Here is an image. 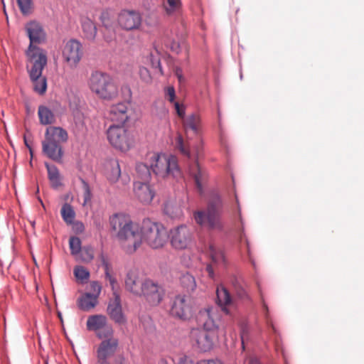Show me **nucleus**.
<instances>
[{
	"mask_svg": "<svg viewBox=\"0 0 364 364\" xmlns=\"http://www.w3.org/2000/svg\"><path fill=\"white\" fill-rule=\"evenodd\" d=\"M109 223L116 238L127 252H134L141 246V228L134 223L129 216L115 214L110 218Z\"/></svg>",
	"mask_w": 364,
	"mask_h": 364,
	"instance_id": "nucleus-1",
	"label": "nucleus"
},
{
	"mask_svg": "<svg viewBox=\"0 0 364 364\" xmlns=\"http://www.w3.org/2000/svg\"><path fill=\"white\" fill-rule=\"evenodd\" d=\"M222 213L223 201L218 193L213 192L210 195L206 210L195 212L193 218L200 226L220 231L223 228Z\"/></svg>",
	"mask_w": 364,
	"mask_h": 364,
	"instance_id": "nucleus-2",
	"label": "nucleus"
},
{
	"mask_svg": "<svg viewBox=\"0 0 364 364\" xmlns=\"http://www.w3.org/2000/svg\"><path fill=\"white\" fill-rule=\"evenodd\" d=\"M147 164L151 171L159 178H178L181 176L177 158L172 154L151 153L148 155Z\"/></svg>",
	"mask_w": 364,
	"mask_h": 364,
	"instance_id": "nucleus-3",
	"label": "nucleus"
},
{
	"mask_svg": "<svg viewBox=\"0 0 364 364\" xmlns=\"http://www.w3.org/2000/svg\"><path fill=\"white\" fill-rule=\"evenodd\" d=\"M67 140L68 133L65 129L59 127H48L42 141L43 153L53 161H60L63 156L61 144Z\"/></svg>",
	"mask_w": 364,
	"mask_h": 364,
	"instance_id": "nucleus-4",
	"label": "nucleus"
},
{
	"mask_svg": "<svg viewBox=\"0 0 364 364\" xmlns=\"http://www.w3.org/2000/svg\"><path fill=\"white\" fill-rule=\"evenodd\" d=\"M88 85L91 91L101 99L110 100L118 95L117 85L107 73L98 71L92 73L89 78Z\"/></svg>",
	"mask_w": 364,
	"mask_h": 364,
	"instance_id": "nucleus-5",
	"label": "nucleus"
},
{
	"mask_svg": "<svg viewBox=\"0 0 364 364\" xmlns=\"http://www.w3.org/2000/svg\"><path fill=\"white\" fill-rule=\"evenodd\" d=\"M141 243L146 242L152 249L163 247L168 240L165 227L160 223L145 219L141 227Z\"/></svg>",
	"mask_w": 364,
	"mask_h": 364,
	"instance_id": "nucleus-6",
	"label": "nucleus"
},
{
	"mask_svg": "<svg viewBox=\"0 0 364 364\" xmlns=\"http://www.w3.org/2000/svg\"><path fill=\"white\" fill-rule=\"evenodd\" d=\"M110 144L122 151H128L133 144L132 137L123 124H112L107 131Z\"/></svg>",
	"mask_w": 364,
	"mask_h": 364,
	"instance_id": "nucleus-7",
	"label": "nucleus"
},
{
	"mask_svg": "<svg viewBox=\"0 0 364 364\" xmlns=\"http://www.w3.org/2000/svg\"><path fill=\"white\" fill-rule=\"evenodd\" d=\"M25 54L28 73L34 75L40 74L48 63L47 51L39 46H28Z\"/></svg>",
	"mask_w": 364,
	"mask_h": 364,
	"instance_id": "nucleus-8",
	"label": "nucleus"
},
{
	"mask_svg": "<svg viewBox=\"0 0 364 364\" xmlns=\"http://www.w3.org/2000/svg\"><path fill=\"white\" fill-rule=\"evenodd\" d=\"M192 345L200 352H208L212 350L215 343L218 339L217 332L193 328L191 331Z\"/></svg>",
	"mask_w": 364,
	"mask_h": 364,
	"instance_id": "nucleus-9",
	"label": "nucleus"
},
{
	"mask_svg": "<svg viewBox=\"0 0 364 364\" xmlns=\"http://www.w3.org/2000/svg\"><path fill=\"white\" fill-rule=\"evenodd\" d=\"M169 239L170 243L174 249L185 250L193 244V231L186 225H178L170 230Z\"/></svg>",
	"mask_w": 364,
	"mask_h": 364,
	"instance_id": "nucleus-10",
	"label": "nucleus"
},
{
	"mask_svg": "<svg viewBox=\"0 0 364 364\" xmlns=\"http://www.w3.org/2000/svg\"><path fill=\"white\" fill-rule=\"evenodd\" d=\"M82 46L76 39H70L65 42L62 48V56L70 68H75L82 57Z\"/></svg>",
	"mask_w": 364,
	"mask_h": 364,
	"instance_id": "nucleus-11",
	"label": "nucleus"
},
{
	"mask_svg": "<svg viewBox=\"0 0 364 364\" xmlns=\"http://www.w3.org/2000/svg\"><path fill=\"white\" fill-rule=\"evenodd\" d=\"M193 314L191 301L186 295H176L171 301L170 314L178 319L186 321L191 318Z\"/></svg>",
	"mask_w": 364,
	"mask_h": 364,
	"instance_id": "nucleus-12",
	"label": "nucleus"
},
{
	"mask_svg": "<svg viewBox=\"0 0 364 364\" xmlns=\"http://www.w3.org/2000/svg\"><path fill=\"white\" fill-rule=\"evenodd\" d=\"M25 30L29 38L28 46H38L46 43V33L38 22L33 21L27 23Z\"/></svg>",
	"mask_w": 364,
	"mask_h": 364,
	"instance_id": "nucleus-13",
	"label": "nucleus"
},
{
	"mask_svg": "<svg viewBox=\"0 0 364 364\" xmlns=\"http://www.w3.org/2000/svg\"><path fill=\"white\" fill-rule=\"evenodd\" d=\"M118 23L124 30H136L141 26V17L137 11L123 10L118 16Z\"/></svg>",
	"mask_w": 364,
	"mask_h": 364,
	"instance_id": "nucleus-14",
	"label": "nucleus"
},
{
	"mask_svg": "<svg viewBox=\"0 0 364 364\" xmlns=\"http://www.w3.org/2000/svg\"><path fill=\"white\" fill-rule=\"evenodd\" d=\"M118 346L119 340L117 338L103 340L97 350V364H107V359L114 355Z\"/></svg>",
	"mask_w": 364,
	"mask_h": 364,
	"instance_id": "nucleus-15",
	"label": "nucleus"
},
{
	"mask_svg": "<svg viewBox=\"0 0 364 364\" xmlns=\"http://www.w3.org/2000/svg\"><path fill=\"white\" fill-rule=\"evenodd\" d=\"M134 197L142 204L148 205L151 203L155 196V191L148 181H136L133 185Z\"/></svg>",
	"mask_w": 364,
	"mask_h": 364,
	"instance_id": "nucleus-16",
	"label": "nucleus"
},
{
	"mask_svg": "<svg viewBox=\"0 0 364 364\" xmlns=\"http://www.w3.org/2000/svg\"><path fill=\"white\" fill-rule=\"evenodd\" d=\"M107 314L116 323L122 325L127 322L126 317L122 311L120 296L117 291L112 293V297L109 301Z\"/></svg>",
	"mask_w": 364,
	"mask_h": 364,
	"instance_id": "nucleus-17",
	"label": "nucleus"
},
{
	"mask_svg": "<svg viewBox=\"0 0 364 364\" xmlns=\"http://www.w3.org/2000/svg\"><path fill=\"white\" fill-rule=\"evenodd\" d=\"M208 255L211 259V263L207 265L206 271L208 276L213 279L215 277L214 267H225L226 265V259L223 250L214 244L209 245Z\"/></svg>",
	"mask_w": 364,
	"mask_h": 364,
	"instance_id": "nucleus-18",
	"label": "nucleus"
},
{
	"mask_svg": "<svg viewBox=\"0 0 364 364\" xmlns=\"http://www.w3.org/2000/svg\"><path fill=\"white\" fill-rule=\"evenodd\" d=\"M100 20L105 28L103 38L105 41L111 42L115 38V16L114 13L110 9L102 11Z\"/></svg>",
	"mask_w": 364,
	"mask_h": 364,
	"instance_id": "nucleus-19",
	"label": "nucleus"
},
{
	"mask_svg": "<svg viewBox=\"0 0 364 364\" xmlns=\"http://www.w3.org/2000/svg\"><path fill=\"white\" fill-rule=\"evenodd\" d=\"M141 296H144L150 304L155 306L159 304L162 300L163 289L152 280L145 279Z\"/></svg>",
	"mask_w": 364,
	"mask_h": 364,
	"instance_id": "nucleus-20",
	"label": "nucleus"
},
{
	"mask_svg": "<svg viewBox=\"0 0 364 364\" xmlns=\"http://www.w3.org/2000/svg\"><path fill=\"white\" fill-rule=\"evenodd\" d=\"M217 318V309L214 307L200 310L198 316V321L203 325L202 329L218 333Z\"/></svg>",
	"mask_w": 364,
	"mask_h": 364,
	"instance_id": "nucleus-21",
	"label": "nucleus"
},
{
	"mask_svg": "<svg viewBox=\"0 0 364 364\" xmlns=\"http://www.w3.org/2000/svg\"><path fill=\"white\" fill-rule=\"evenodd\" d=\"M144 283L145 279L136 270H130L125 278L126 289L136 296H141Z\"/></svg>",
	"mask_w": 364,
	"mask_h": 364,
	"instance_id": "nucleus-22",
	"label": "nucleus"
},
{
	"mask_svg": "<svg viewBox=\"0 0 364 364\" xmlns=\"http://www.w3.org/2000/svg\"><path fill=\"white\" fill-rule=\"evenodd\" d=\"M128 103L119 102L110 107L109 117L111 121L124 124L129 119Z\"/></svg>",
	"mask_w": 364,
	"mask_h": 364,
	"instance_id": "nucleus-23",
	"label": "nucleus"
},
{
	"mask_svg": "<svg viewBox=\"0 0 364 364\" xmlns=\"http://www.w3.org/2000/svg\"><path fill=\"white\" fill-rule=\"evenodd\" d=\"M184 130L188 135L191 133L199 135L202 130V119L199 114L192 113L184 118L183 121Z\"/></svg>",
	"mask_w": 364,
	"mask_h": 364,
	"instance_id": "nucleus-24",
	"label": "nucleus"
},
{
	"mask_svg": "<svg viewBox=\"0 0 364 364\" xmlns=\"http://www.w3.org/2000/svg\"><path fill=\"white\" fill-rule=\"evenodd\" d=\"M80 25L83 38L90 41H94L97 36V29L95 23L90 18H80Z\"/></svg>",
	"mask_w": 364,
	"mask_h": 364,
	"instance_id": "nucleus-25",
	"label": "nucleus"
},
{
	"mask_svg": "<svg viewBox=\"0 0 364 364\" xmlns=\"http://www.w3.org/2000/svg\"><path fill=\"white\" fill-rule=\"evenodd\" d=\"M188 172L193 178L198 191L201 192L203 189V181L206 177L205 171L201 168L198 162L195 161L189 166Z\"/></svg>",
	"mask_w": 364,
	"mask_h": 364,
	"instance_id": "nucleus-26",
	"label": "nucleus"
},
{
	"mask_svg": "<svg viewBox=\"0 0 364 364\" xmlns=\"http://www.w3.org/2000/svg\"><path fill=\"white\" fill-rule=\"evenodd\" d=\"M216 294L218 305L225 314H229L227 306L232 302V299L229 291L223 285L221 284L217 287Z\"/></svg>",
	"mask_w": 364,
	"mask_h": 364,
	"instance_id": "nucleus-27",
	"label": "nucleus"
},
{
	"mask_svg": "<svg viewBox=\"0 0 364 364\" xmlns=\"http://www.w3.org/2000/svg\"><path fill=\"white\" fill-rule=\"evenodd\" d=\"M106 177L109 182L116 183L121 176V169L117 160H110L106 164Z\"/></svg>",
	"mask_w": 364,
	"mask_h": 364,
	"instance_id": "nucleus-28",
	"label": "nucleus"
},
{
	"mask_svg": "<svg viewBox=\"0 0 364 364\" xmlns=\"http://www.w3.org/2000/svg\"><path fill=\"white\" fill-rule=\"evenodd\" d=\"M43 70L40 71V74L36 75L32 73H28L31 80L33 82V90L36 92L42 95L47 89V80L45 76L42 75Z\"/></svg>",
	"mask_w": 364,
	"mask_h": 364,
	"instance_id": "nucleus-29",
	"label": "nucleus"
},
{
	"mask_svg": "<svg viewBox=\"0 0 364 364\" xmlns=\"http://www.w3.org/2000/svg\"><path fill=\"white\" fill-rule=\"evenodd\" d=\"M97 304V295L86 293L81 296L77 301V305L82 311H88L93 309Z\"/></svg>",
	"mask_w": 364,
	"mask_h": 364,
	"instance_id": "nucleus-30",
	"label": "nucleus"
},
{
	"mask_svg": "<svg viewBox=\"0 0 364 364\" xmlns=\"http://www.w3.org/2000/svg\"><path fill=\"white\" fill-rule=\"evenodd\" d=\"M107 323V318L103 315H93L88 317L87 321V328L95 333L103 328Z\"/></svg>",
	"mask_w": 364,
	"mask_h": 364,
	"instance_id": "nucleus-31",
	"label": "nucleus"
},
{
	"mask_svg": "<svg viewBox=\"0 0 364 364\" xmlns=\"http://www.w3.org/2000/svg\"><path fill=\"white\" fill-rule=\"evenodd\" d=\"M38 115L40 123L43 125L51 124L55 122V115L53 112L46 106H39Z\"/></svg>",
	"mask_w": 364,
	"mask_h": 364,
	"instance_id": "nucleus-32",
	"label": "nucleus"
},
{
	"mask_svg": "<svg viewBox=\"0 0 364 364\" xmlns=\"http://www.w3.org/2000/svg\"><path fill=\"white\" fill-rule=\"evenodd\" d=\"M45 166L47 168L48 178L52 187L57 188L61 185L58 169L55 166L50 165L48 163H45Z\"/></svg>",
	"mask_w": 364,
	"mask_h": 364,
	"instance_id": "nucleus-33",
	"label": "nucleus"
},
{
	"mask_svg": "<svg viewBox=\"0 0 364 364\" xmlns=\"http://www.w3.org/2000/svg\"><path fill=\"white\" fill-rule=\"evenodd\" d=\"M164 211L172 218H179L183 215V210L181 206L171 201L165 203Z\"/></svg>",
	"mask_w": 364,
	"mask_h": 364,
	"instance_id": "nucleus-34",
	"label": "nucleus"
},
{
	"mask_svg": "<svg viewBox=\"0 0 364 364\" xmlns=\"http://www.w3.org/2000/svg\"><path fill=\"white\" fill-rule=\"evenodd\" d=\"M94 248L90 245L82 247L81 251L76 257V259L85 263H89L94 259Z\"/></svg>",
	"mask_w": 364,
	"mask_h": 364,
	"instance_id": "nucleus-35",
	"label": "nucleus"
},
{
	"mask_svg": "<svg viewBox=\"0 0 364 364\" xmlns=\"http://www.w3.org/2000/svg\"><path fill=\"white\" fill-rule=\"evenodd\" d=\"M180 282L181 285L186 289L188 291H193L196 288L195 277L188 272L181 275Z\"/></svg>",
	"mask_w": 364,
	"mask_h": 364,
	"instance_id": "nucleus-36",
	"label": "nucleus"
},
{
	"mask_svg": "<svg viewBox=\"0 0 364 364\" xmlns=\"http://www.w3.org/2000/svg\"><path fill=\"white\" fill-rule=\"evenodd\" d=\"M61 215L67 224H72L75 217V213L70 204L65 203L61 208Z\"/></svg>",
	"mask_w": 364,
	"mask_h": 364,
	"instance_id": "nucleus-37",
	"label": "nucleus"
},
{
	"mask_svg": "<svg viewBox=\"0 0 364 364\" xmlns=\"http://www.w3.org/2000/svg\"><path fill=\"white\" fill-rule=\"evenodd\" d=\"M164 8L167 14L171 15L181 10V0H164Z\"/></svg>",
	"mask_w": 364,
	"mask_h": 364,
	"instance_id": "nucleus-38",
	"label": "nucleus"
},
{
	"mask_svg": "<svg viewBox=\"0 0 364 364\" xmlns=\"http://www.w3.org/2000/svg\"><path fill=\"white\" fill-rule=\"evenodd\" d=\"M73 273L76 279L82 284L87 283L90 276V272L83 266H76Z\"/></svg>",
	"mask_w": 364,
	"mask_h": 364,
	"instance_id": "nucleus-39",
	"label": "nucleus"
},
{
	"mask_svg": "<svg viewBox=\"0 0 364 364\" xmlns=\"http://www.w3.org/2000/svg\"><path fill=\"white\" fill-rule=\"evenodd\" d=\"M136 171L138 177L144 181H149L151 178V168L148 164L139 163L136 164Z\"/></svg>",
	"mask_w": 364,
	"mask_h": 364,
	"instance_id": "nucleus-40",
	"label": "nucleus"
},
{
	"mask_svg": "<svg viewBox=\"0 0 364 364\" xmlns=\"http://www.w3.org/2000/svg\"><path fill=\"white\" fill-rule=\"evenodd\" d=\"M69 246L72 255L77 257L82 250L81 240L77 237H71L69 240Z\"/></svg>",
	"mask_w": 364,
	"mask_h": 364,
	"instance_id": "nucleus-41",
	"label": "nucleus"
},
{
	"mask_svg": "<svg viewBox=\"0 0 364 364\" xmlns=\"http://www.w3.org/2000/svg\"><path fill=\"white\" fill-rule=\"evenodd\" d=\"M97 336L100 339H109L110 338L114 337V330L111 325H109L107 323L105 324L103 328H100L97 332H96Z\"/></svg>",
	"mask_w": 364,
	"mask_h": 364,
	"instance_id": "nucleus-42",
	"label": "nucleus"
},
{
	"mask_svg": "<svg viewBox=\"0 0 364 364\" xmlns=\"http://www.w3.org/2000/svg\"><path fill=\"white\" fill-rule=\"evenodd\" d=\"M80 179L82 184V191H83V193H82L83 203H82V205H86L87 204H88L91 202L92 195L91 190H90V188L88 183L84 179H82L81 178Z\"/></svg>",
	"mask_w": 364,
	"mask_h": 364,
	"instance_id": "nucleus-43",
	"label": "nucleus"
},
{
	"mask_svg": "<svg viewBox=\"0 0 364 364\" xmlns=\"http://www.w3.org/2000/svg\"><path fill=\"white\" fill-rule=\"evenodd\" d=\"M176 148L185 156H190L189 149L186 146L183 139L181 134H178L176 138Z\"/></svg>",
	"mask_w": 364,
	"mask_h": 364,
	"instance_id": "nucleus-44",
	"label": "nucleus"
},
{
	"mask_svg": "<svg viewBox=\"0 0 364 364\" xmlns=\"http://www.w3.org/2000/svg\"><path fill=\"white\" fill-rule=\"evenodd\" d=\"M232 285L235 287L236 294L237 297L242 300L249 299L250 297L247 291L240 286L238 285L237 279L233 277L232 280Z\"/></svg>",
	"mask_w": 364,
	"mask_h": 364,
	"instance_id": "nucleus-45",
	"label": "nucleus"
},
{
	"mask_svg": "<svg viewBox=\"0 0 364 364\" xmlns=\"http://www.w3.org/2000/svg\"><path fill=\"white\" fill-rule=\"evenodd\" d=\"M18 6L23 14H27L31 6L32 0H17Z\"/></svg>",
	"mask_w": 364,
	"mask_h": 364,
	"instance_id": "nucleus-46",
	"label": "nucleus"
},
{
	"mask_svg": "<svg viewBox=\"0 0 364 364\" xmlns=\"http://www.w3.org/2000/svg\"><path fill=\"white\" fill-rule=\"evenodd\" d=\"M149 59L151 61V66L154 68L158 69L159 73L163 75V70L160 63V59L158 57L154 56V55L151 53L149 55Z\"/></svg>",
	"mask_w": 364,
	"mask_h": 364,
	"instance_id": "nucleus-47",
	"label": "nucleus"
},
{
	"mask_svg": "<svg viewBox=\"0 0 364 364\" xmlns=\"http://www.w3.org/2000/svg\"><path fill=\"white\" fill-rule=\"evenodd\" d=\"M139 76L141 79L146 82H149L151 80L149 70L144 67L139 68Z\"/></svg>",
	"mask_w": 364,
	"mask_h": 364,
	"instance_id": "nucleus-48",
	"label": "nucleus"
},
{
	"mask_svg": "<svg viewBox=\"0 0 364 364\" xmlns=\"http://www.w3.org/2000/svg\"><path fill=\"white\" fill-rule=\"evenodd\" d=\"M90 290L92 291L93 295H97V298L101 291V286L99 282L93 281L90 283Z\"/></svg>",
	"mask_w": 364,
	"mask_h": 364,
	"instance_id": "nucleus-49",
	"label": "nucleus"
},
{
	"mask_svg": "<svg viewBox=\"0 0 364 364\" xmlns=\"http://www.w3.org/2000/svg\"><path fill=\"white\" fill-rule=\"evenodd\" d=\"M166 97H168V100L169 102H173V103L175 102L174 100L176 97V93H175V89L173 87H172V86L168 87L166 90Z\"/></svg>",
	"mask_w": 364,
	"mask_h": 364,
	"instance_id": "nucleus-50",
	"label": "nucleus"
},
{
	"mask_svg": "<svg viewBox=\"0 0 364 364\" xmlns=\"http://www.w3.org/2000/svg\"><path fill=\"white\" fill-rule=\"evenodd\" d=\"M174 107L177 114L179 117L184 119L185 117V107L183 105H181L178 102H174Z\"/></svg>",
	"mask_w": 364,
	"mask_h": 364,
	"instance_id": "nucleus-51",
	"label": "nucleus"
},
{
	"mask_svg": "<svg viewBox=\"0 0 364 364\" xmlns=\"http://www.w3.org/2000/svg\"><path fill=\"white\" fill-rule=\"evenodd\" d=\"M176 364H196L191 358L188 356H182L181 357Z\"/></svg>",
	"mask_w": 364,
	"mask_h": 364,
	"instance_id": "nucleus-52",
	"label": "nucleus"
},
{
	"mask_svg": "<svg viewBox=\"0 0 364 364\" xmlns=\"http://www.w3.org/2000/svg\"><path fill=\"white\" fill-rule=\"evenodd\" d=\"M240 336H241L242 348H245V346H244L245 341L246 339H247V338H248V332H247V329L246 328V327L242 328Z\"/></svg>",
	"mask_w": 364,
	"mask_h": 364,
	"instance_id": "nucleus-53",
	"label": "nucleus"
},
{
	"mask_svg": "<svg viewBox=\"0 0 364 364\" xmlns=\"http://www.w3.org/2000/svg\"><path fill=\"white\" fill-rule=\"evenodd\" d=\"M196 364H223L219 360H201L196 362Z\"/></svg>",
	"mask_w": 364,
	"mask_h": 364,
	"instance_id": "nucleus-54",
	"label": "nucleus"
},
{
	"mask_svg": "<svg viewBox=\"0 0 364 364\" xmlns=\"http://www.w3.org/2000/svg\"><path fill=\"white\" fill-rule=\"evenodd\" d=\"M175 74L178 80L180 83H183L185 81V79L183 76L182 70L181 68H177L175 71Z\"/></svg>",
	"mask_w": 364,
	"mask_h": 364,
	"instance_id": "nucleus-55",
	"label": "nucleus"
},
{
	"mask_svg": "<svg viewBox=\"0 0 364 364\" xmlns=\"http://www.w3.org/2000/svg\"><path fill=\"white\" fill-rule=\"evenodd\" d=\"M245 364H261V363L256 357L251 356L245 360Z\"/></svg>",
	"mask_w": 364,
	"mask_h": 364,
	"instance_id": "nucleus-56",
	"label": "nucleus"
},
{
	"mask_svg": "<svg viewBox=\"0 0 364 364\" xmlns=\"http://www.w3.org/2000/svg\"><path fill=\"white\" fill-rule=\"evenodd\" d=\"M102 266L105 269V274L107 272H110V267L108 262L105 260V259H102Z\"/></svg>",
	"mask_w": 364,
	"mask_h": 364,
	"instance_id": "nucleus-57",
	"label": "nucleus"
},
{
	"mask_svg": "<svg viewBox=\"0 0 364 364\" xmlns=\"http://www.w3.org/2000/svg\"><path fill=\"white\" fill-rule=\"evenodd\" d=\"M109 282L110 284V286L112 287L113 292L117 291V290L115 289V285H116V282H117L116 279L114 277H113L109 280Z\"/></svg>",
	"mask_w": 364,
	"mask_h": 364,
	"instance_id": "nucleus-58",
	"label": "nucleus"
},
{
	"mask_svg": "<svg viewBox=\"0 0 364 364\" xmlns=\"http://www.w3.org/2000/svg\"><path fill=\"white\" fill-rule=\"evenodd\" d=\"M262 305H263V309L265 311V316L267 318H268V307L264 301H262Z\"/></svg>",
	"mask_w": 364,
	"mask_h": 364,
	"instance_id": "nucleus-59",
	"label": "nucleus"
},
{
	"mask_svg": "<svg viewBox=\"0 0 364 364\" xmlns=\"http://www.w3.org/2000/svg\"><path fill=\"white\" fill-rule=\"evenodd\" d=\"M179 46L178 43H174V44L171 46V49L176 52H178Z\"/></svg>",
	"mask_w": 364,
	"mask_h": 364,
	"instance_id": "nucleus-60",
	"label": "nucleus"
},
{
	"mask_svg": "<svg viewBox=\"0 0 364 364\" xmlns=\"http://www.w3.org/2000/svg\"><path fill=\"white\" fill-rule=\"evenodd\" d=\"M113 277H114L112 275V274H111L110 272H107V273L105 274V278H106V279H107L108 281H109V279H111L112 278H113Z\"/></svg>",
	"mask_w": 364,
	"mask_h": 364,
	"instance_id": "nucleus-61",
	"label": "nucleus"
},
{
	"mask_svg": "<svg viewBox=\"0 0 364 364\" xmlns=\"http://www.w3.org/2000/svg\"><path fill=\"white\" fill-rule=\"evenodd\" d=\"M25 144L26 145V146L30 150V153L32 155V150H31V148L30 147V146L28 145V142H27V140L25 139Z\"/></svg>",
	"mask_w": 364,
	"mask_h": 364,
	"instance_id": "nucleus-62",
	"label": "nucleus"
},
{
	"mask_svg": "<svg viewBox=\"0 0 364 364\" xmlns=\"http://www.w3.org/2000/svg\"><path fill=\"white\" fill-rule=\"evenodd\" d=\"M159 364H168V362L166 360H164V359H161L159 361Z\"/></svg>",
	"mask_w": 364,
	"mask_h": 364,
	"instance_id": "nucleus-63",
	"label": "nucleus"
},
{
	"mask_svg": "<svg viewBox=\"0 0 364 364\" xmlns=\"http://www.w3.org/2000/svg\"><path fill=\"white\" fill-rule=\"evenodd\" d=\"M1 2H2V4H3L4 5V0H1Z\"/></svg>",
	"mask_w": 364,
	"mask_h": 364,
	"instance_id": "nucleus-64",
	"label": "nucleus"
}]
</instances>
